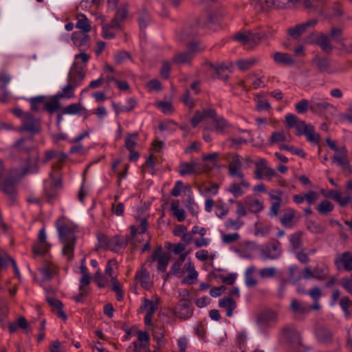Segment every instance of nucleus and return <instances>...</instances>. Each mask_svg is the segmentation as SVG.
Wrapping results in <instances>:
<instances>
[{
  "mask_svg": "<svg viewBox=\"0 0 352 352\" xmlns=\"http://www.w3.org/2000/svg\"><path fill=\"white\" fill-rule=\"evenodd\" d=\"M147 219L146 218H142L140 221V231H138V228L137 226L133 225L130 226L131 234L128 239L121 238L118 236L109 238L104 234L99 233L97 235V239L98 241L97 248L110 250L113 252H116L119 251L121 248H125L127 245L129 241L131 243H134L133 241L134 240L135 235L138 233H145L147 230Z\"/></svg>",
  "mask_w": 352,
  "mask_h": 352,
  "instance_id": "1",
  "label": "nucleus"
},
{
  "mask_svg": "<svg viewBox=\"0 0 352 352\" xmlns=\"http://www.w3.org/2000/svg\"><path fill=\"white\" fill-rule=\"evenodd\" d=\"M56 228L59 240L63 244L62 254L67 257L68 261H71L74 258L76 243L74 229L64 223H60L58 221L56 222Z\"/></svg>",
  "mask_w": 352,
  "mask_h": 352,
  "instance_id": "2",
  "label": "nucleus"
},
{
  "mask_svg": "<svg viewBox=\"0 0 352 352\" xmlns=\"http://www.w3.org/2000/svg\"><path fill=\"white\" fill-rule=\"evenodd\" d=\"M200 21L197 18L186 21L181 30L177 33V38L181 41L192 39L199 32Z\"/></svg>",
  "mask_w": 352,
  "mask_h": 352,
  "instance_id": "3",
  "label": "nucleus"
},
{
  "mask_svg": "<svg viewBox=\"0 0 352 352\" xmlns=\"http://www.w3.org/2000/svg\"><path fill=\"white\" fill-rule=\"evenodd\" d=\"M278 320V314L272 309H266L261 312L256 318V324L262 330H266L275 326Z\"/></svg>",
  "mask_w": 352,
  "mask_h": 352,
  "instance_id": "4",
  "label": "nucleus"
},
{
  "mask_svg": "<svg viewBox=\"0 0 352 352\" xmlns=\"http://www.w3.org/2000/svg\"><path fill=\"white\" fill-rule=\"evenodd\" d=\"M241 167L242 162L241 160V156L237 153H234L232 155L231 161L228 164L229 175L232 177H238L241 180L243 187L248 188L250 184L244 179V175L241 171H240Z\"/></svg>",
  "mask_w": 352,
  "mask_h": 352,
  "instance_id": "5",
  "label": "nucleus"
},
{
  "mask_svg": "<svg viewBox=\"0 0 352 352\" xmlns=\"http://www.w3.org/2000/svg\"><path fill=\"white\" fill-rule=\"evenodd\" d=\"M22 122V126L19 129V132L28 131L32 134H37L41 131L39 120L36 119L30 112L24 114Z\"/></svg>",
  "mask_w": 352,
  "mask_h": 352,
  "instance_id": "6",
  "label": "nucleus"
},
{
  "mask_svg": "<svg viewBox=\"0 0 352 352\" xmlns=\"http://www.w3.org/2000/svg\"><path fill=\"white\" fill-rule=\"evenodd\" d=\"M333 263L338 271L352 272V252L338 253L334 258Z\"/></svg>",
  "mask_w": 352,
  "mask_h": 352,
  "instance_id": "7",
  "label": "nucleus"
},
{
  "mask_svg": "<svg viewBox=\"0 0 352 352\" xmlns=\"http://www.w3.org/2000/svg\"><path fill=\"white\" fill-rule=\"evenodd\" d=\"M129 9V5L126 2L122 3L119 8H116V12L110 21L113 30H122V23L128 16Z\"/></svg>",
  "mask_w": 352,
  "mask_h": 352,
  "instance_id": "8",
  "label": "nucleus"
},
{
  "mask_svg": "<svg viewBox=\"0 0 352 352\" xmlns=\"http://www.w3.org/2000/svg\"><path fill=\"white\" fill-rule=\"evenodd\" d=\"M16 182L17 179L14 176H8L3 179L2 185L1 184L0 190L8 196L11 204L16 200Z\"/></svg>",
  "mask_w": 352,
  "mask_h": 352,
  "instance_id": "9",
  "label": "nucleus"
},
{
  "mask_svg": "<svg viewBox=\"0 0 352 352\" xmlns=\"http://www.w3.org/2000/svg\"><path fill=\"white\" fill-rule=\"evenodd\" d=\"M280 243L276 240L274 242H271L264 245L261 252L265 259H277L281 255V249L280 248Z\"/></svg>",
  "mask_w": 352,
  "mask_h": 352,
  "instance_id": "10",
  "label": "nucleus"
},
{
  "mask_svg": "<svg viewBox=\"0 0 352 352\" xmlns=\"http://www.w3.org/2000/svg\"><path fill=\"white\" fill-rule=\"evenodd\" d=\"M162 246L157 247L151 256L152 261H157V270L162 272H166V267L168 264L170 256L166 253H162Z\"/></svg>",
  "mask_w": 352,
  "mask_h": 352,
  "instance_id": "11",
  "label": "nucleus"
},
{
  "mask_svg": "<svg viewBox=\"0 0 352 352\" xmlns=\"http://www.w3.org/2000/svg\"><path fill=\"white\" fill-rule=\"evenodd\" d=\"M312 63L321 73L333 74L336 70L331 66V60L324 56L317 54L312 60Z\"/></svg>",
  "mask_w": 352,
  "mask_h": 352,
  "instance_id": "12",
  "label": "nucleus"
},
{
  "mask_svg": "<svg viewBox=\"0 0 352 352\" xmlns=\"http://www.w3.org/2000/svg\"><path fill=\"white\" fill-rule=\"evenodd\" d=\"M318 23V19H313L305 23L296 25L287 30V33L293 38H298L307 30V28L314 27Z\"/></svg>",
  "mask_w": 352,
  "mask_h": 352,
  "instance_id": "13",
  "label": "nucleus"
},
{
  "mask_svg": "<svg viewBox=\"0 0 352 352\" xmlns=\"http://www.w3.org/2000/svg\"><path fill=\"white\" fill-rule=\"evenodd\" d=\"M333 162L340 165L342 168L348 173H352V169L347 159V150L345 147L341 148L339 151L333 157Z\"/></svg>",
  "mask_w": 352,
  "mask_h": 352,
  "instance_id": "14",
  "label": "nucleus"
},
{
  "mask_svg": "<svg viewBox=\"0 0 352 352\" xmlns=\"http://www.w3.org/2000/svg\"><path fill=\"white\" fill-rule=\"evenodd\" d=\"M38 240L39 243L33 246V252L36 254H45L50 250V245L46 241V233L44 228L39 230Z\"/></svg>",
  "mask_w": 352,
  "mask_h": 352,
  "instance_id": "15",
  "label": "nucleus"
},
{
  "mask_svg": "<svg viewBox=\"0 0 352 352\" xmlns=\"http://www.w3.org/2000/svg\"><path fill=\"white\" fill-rule=\"evenodd\" d=\"M190 307L191 302L188 299H181L176 307L177 316L179 318H188L192 314V310Z\"/></svg>",
  "mask_w": 352,
  "mask_h": 352,
  "instance_id": "16",
  "label": "nucleus"
},
{
  "mask_svg": "<svg viewBox=\"0 0 352 352\" xmlns=\"http://www.w3.org/2000/svg\"><path fill=\"white\" fill-rule=\"evenodd\" d=\"M10 80L11 76L8 73H0V101L2 102H7L9 98V92L6 87Z\"/></svg>",
  "mask_w": 352,
  "mask_h": 352,
  "instance_id": "17",
  "label": "nucleus"
},
{
  "mask_svg": "<svg viewBox=\"0 0 352 352\" xmlns=\"http://www.w3.org/2000/svg\"><path fill=\"white\" fill-rule=\"evenodd\" d=\"M85 76V72L82 69H78L73 66L67 76V82L75 85L76 87L79 86Z\"/></svg>",
  "mask_w": 352,
  "mask_h": 352,
  "instance_id": "18",
  "label": "nucleus"
},
{
  "mask_svg": "<svg viewBox=\"0 0 352 352\" xmlns=\"http://www.w3.org/2000/svg\"><path fill=\"white\" fill-rule=\"evenodd\" d=\"M273 60L276 64L283 66H292L296 63V60L292 55L280 52L274 54Z\"/></svg>",
  "mask_w": 352,
  "mask_h": 352,
  "instance_id": "19",
  "label": "nucleus"
},
{
  "mask_svg": "<svg viewBox=\"0 0 352 352\" xmlns=\"http://www.w3.org/2000/svg\"><path fill=\"white\" fill-rule=\"evenodd\" d=\"M333 107L324 100L313 98L310 101V109L314 113H322Z\"/></svg>",
  "mask_w": 352,
  "mask_h": 352,
  "instance_id": "20",
  "label": "nucleus"
},
{
  "mask_svg": "<svg viewBox=\"0 0 352 352\" xmlns=\"http://www.w3.org/2000/svg\"><path fill=\"white\" fill-rule=\"evenodd\" d=\"M316 336L320 343L329 344L333 342V333L328 328L320 327L316 332Z\"/></svg>",
  "mask_w": 352,
  "mask_h": 352,
  "instance_id": "21",
  "label": "nucleus"
},
{
  "mask_svg": "<svg viewBox=\"0 0 352 352\" xmlns=\"http://www.w3.org/2000/svg\"><path fill=\"white\" fill-rule=\"evenodd\" d=\"M206 64L214 70V73L212 75L214 78H217L223 81L228 79V67L223 64H213L212 63H207Z\"/></svg>",
  "mask_w": 352,
  "mask_h": 352,
  "instance_id": "22",
  "label": "nucleus"
},
{
  "mask_svg": "<svg viewBox=\"0 0 352 352\" xmlns=\"http://www.w3.org/2000/svg\"><path fill=\"white\" fill-rule=\"evenodd\" d=\"M135 278L140 280V285L145 289L148 290L152 286V283L151 282L150 278V274L148 271H147L144 267H142L136 272Z\"/></svg>",
  "mask_w": 352,
  "mask_h": 352,
  "instance_id": "23",
  "label": "nucleus"
},
{
  "mask_svg": "<svg viewBox=\"0 0 352 352\" xmlns=\"http://www.w3.org/2000/svg\"><path fill=\"white\" fill-rule=\"evenodd\" d=\"M280 334L289 342L299 340V333L293 325H286L280 329Z\"/></svg>",
  "mask_w": 352,
  "mask_h": 352,
  "instance_id": "24",
  "label": "nucleus"
},
{
  "mask_svg": "<svg viewBox=\"0 0 352 352\" xmlns=\"http://www.w3.org/2000/svg\"><path fill=\"white\" fill-rule=\"evenodd\" d=\"M33 138H21L15 142L14 148L19 152L29 153L34 148Z\"/></svg>",
  "mask_w": 352,
  "mask_h": 352,
  "instance_id": "25",
  "label": "nucleus"
},
{
  "mask_svg": "<svg viewBox=\"0 0 352 352\" xmlns=\"http://www.w3.org/2000/svg\"><path fill=\"white\" fill-rule=\"evenodd\" d=\"M202 170L197 168V164L194 162H182L179 164V173L181 176H185L189 174H200Z\"/></svg>",
  "mask_w": 352,
  "mask_h": 352,
  "instance_id": "26",
  "label": "nucleus"
},
{
  "mask_svg": "<svg viewBox=\"0 0 352 352\" xmlns=\"http://www.w3.org/2000/svg\"><path fill=\"white\" fill-rule=\"evenodd\" d=\"M326 197L338 202L341 207L346 206L351 200L350 196H345L344 197H342L341 192L336 190H329L326 195Z\"/></svg>",
  "mask_w": 352,
  "mask_h": 352,
  "instance_id": "27",
  "label": "nucleus"
},
{
  "mask_svg": "<svg viewBox=\"0 0 352 352\" xmlns=\"http://www.w3.org/2000/svg\"><path fill=\"white\" fill-rule=\"evenodd\" d=\"M219 306L226 309V316L231 317L233 315V311L236 307L235 301L231 297L223 298L219 301Z\"/></svg>",
  "mask_w": 352,
  "mask_h": 352,
  "instance_id": "28",
  "label": "nucleus"
},
{
  "mask_svg": "<svg viewBox=\"0 0 352 352\" xmlns=\"http://www.w3.org/2000/svg\"><path fill=\"white\" fill-rule=\"evenodd\" d=\"M290 310L294 314H307L310 308L305 303L300 302L297 299H292L290 304Z\"/></svg>",
  "mask_w": 352,
  "mask_h": 352,
  "instance_id": "29",
  "label": "nucleus"
},
{
  "mask_svg": "<svg viewBox=\"0 0 352 352\" xmlns=\"http://www.w3.org/2000/svg\"><path fill=\"white\" fill-rule=\"evenodd\" d=\"M315 43L327 54H330L332 51L333 47L331 45L330 38L324 34L319 36L316 39Z\"/></svg>",
  "mask_w": 352,
  "mask_h": 352,
  "instance_id": "30",
  "label": "nucleus"
},
{
  "mask_svg": "<svg viewBox=\"0 0 352 352\" xmlns=\"http://www.w3.org/2000/svg\"><path fill=\"white\" fill-rule=\"evenodd\" d=\"M138 21L141 30H145L151 22V16L145 8H142L138 12Z\"/></svg>",
  "mask_w": 352,
  "mask_h": 352,
  "instance_id": "31",
  "label": "nucleus"
},
{
  "mask_svg": "<svg viewBox=\"0 0 352 352\" xmlns=\"http://www.w3.org/2000/svg\"><path fill=\"white\" fill-rule=\"evenodd\" d=\"M186 270L188 272V274L183 278L182 283L190 285L192 283V280L197 279L198 273L196 271L193 263L191 262H189L187 264Z\"/></svg>",
  "mask_w": 352,
  "mask_h": 352,
  "instance_id": "32",
  "label": "nucleus"
},
{
  "mask_svg": "<svg viewBox=\"0 0 352 352\" xmlns=\"http://www.w3.org/2000/svg\"><path fill=\"white\" fill-rule=\"evenodd\" d=\"M47 301L51 307L57 309V315L59 318L64 320L67 319V315L63 311V304L60 300L54 298H47Z\"/></svg>",
  "mask_w": 352,
  "mask_h": 352,
  "instance_id": "33",
  "label": "nucleus"
},
{
  "mask_svg": "<svg viewBox=\"0 0 352 352\" xmlns=\"http://www.w3.org/2000/svg\"><path fill=\"white\" fill-rule=\"evenodd\" d=\"M213 126L217 133H223L230 127V124L222 116H217L213 120Z\"/></svg>",
  "mask_w": 352,
  "mask_h": 352,
  "instance_id": "34",
  "label": "nucleus"
},
{
  "mask_svg": "<svg viewBox=\"0 0 352 352\" xmlns=\"http://www.w3.org/2000/svg\"><path fill=\"white\" fill-rule=\"evenodd\" d=\"M257 62L256 58L252 57L249 59H239L236 61V65L239 69L245 72L256 65Z\"/></svg>",
  "mask_w": 352,
  "mask_h": 352,
  "instance_id": "35",
  "label": "nucleus"
},
{
  "mask_svg": "<svg viewBox=\"0 0 352 352\" xmlns=\"http://www.w3.org/2000/svg\"><path fill=\"white\" fill-rule=\"evenodd\" d=\"M305 135L308 142H312L315 144H318L320 142V135L314 131V126L311 124H308L304 131Z\"/></svg>",
  "mask_w": 352,
  "mask_h": 352,
  "instance_id": "36",
  "label": "nucleus"
},
{
  "mask_svg": "<svg viewBox=\"0 0 352 352\" xmlns=\"http://www.w3.org/2000/svg\"><path fill=\"white\" fill-rule=\"evenodd\" d=\"M76 26L78 29L81 30L83 33H87L91 30L90 22L83 14H80L78 15Z\"/></svg>",
  "mask_w": 352,
  "mask_h": 352,
  "instance_id": "37",
  "label": "nucleus"
},
{
  "mask_svg": "<svg viewBox=\"0 0 352 352\" xmlns=\"http://www.w3.org/2000/svg\"><path fill=\"white\" fill-rule=\"evenodd\" d=\"M179 201L173 200L171 203V210L173 212L174 217H175L178 221L182 222L184 221L186 218V212L183 208H179Z\"/></svg>",
  "mask_w": 352,
  "mask_h": 352,
  "instance_id": "38",
  "label": "nucleus"
},
{
  "mask_svg": "<svg viewBox=\"0 0 352 352\" xmlns=\"http://www.w3.org/2000/svg\"><path fill=\"white\" fill-rule=\"evenodd\" d=\"M256 270V268L254 266L251 265L248 267L246 269L245 273V285L248 287H252L255 286L257 284V280L255 279L254 276V273Z\"/></svg>",
  "mask_w": 352,
  "mask_h": 352,
  "instance_id": "39",
  "label": "nucleus"
},
{
  "mask_svg": "<svg viewBox=\"0 0 352 352\" xmlns=\"http://www.w3.org/2000/svg\"><path fill=\"white\" fill-rule=\"evenodd\" d=\"M193 56L194 55L188 51L175 54L173 60L176 64L190 63L192 60Z\"/></svg>",
  "mask_w": 352,
  "mask_h": 352,
  "instance_id": "40",
  "label": "nucleus"
},
{
  "mask_svg": "<svg viewBox=\"0 0 352 352\" xmlns=\"http://www.w3.org/2000/svg\"><path fill=\"white\" fill-rule=\"evenodd\" d=\"M60 98L57 97V95H54L50 101L45 103L44 109L47 111L52 113L60 109V104L59 102Z\"/></svg>",
  "mask_w": 352,
  "mask_h": 352,
  "instance_id": "41",
  "label": "nucleus"
},
{
  "mask_svg": "<svg viewBox=\"0 0 352 352\" xmlns=\"http://www.w3.org/2000/svg\"><path fill=\"white\" fill-rule=\"evenodd\" d=\"M76 87L75 85H72V84L69 83L65 86L63 89L62 92L58 93L57 97L60 99L62 98H67L70 99L73 98L74 97V90Z\"/></svg>",
  "mask_w": 352,
  "mask_h": 352,
  "instance_id": "42",
  "label": "nucleus"
},
{
  "mask_svg": "<svg viewBox=\"0 0 352 352\" xmlns=\"http://www.w3.org/2000/svg\"><path fill=\"white\" fill-rule=\"evenodd\" d=\"M302 233L300 231H297L289 236V242L294 251L300 249L302 246Z\"/></svg>",
  "mask_w": 352,
  "mask_h": 352,
  "instance_id": "43",
  "label": "nucleus"
},
{
  "mask_svg": "<svg viewBox=\"0 0 352 352\" xmlns=\"http://www.w3.org/2000/svg\"><path fill=\"white\" fill-rule=\"evenodd\" d=\"M334 208L333 204L327 199H324L317 206V210L320 214L327 215Z\"/></svg>",
  "mask_w": 352,
  "mask_h": 352,
  "instance_id": "44",
  "label": "nucleus"
},
{
  "mask_svg": "<svg viewBox=\"0 0 352 352\" xmlns=\"http://www.w3.org/2000/svg\"><path fill=\"white\" fill-rule=\"evenodd\" d=\"M138 138V133L137 132L133 133L128 134L125 138V147L129 151L132 152L135 150L136 145V140Z\"/></svg>",
  "mask_w": 352,
  "mask_h": 352,
  "instance_id": "45",
  "label": "nucleus"
},
{
  "mask_svg": "<svg viewBox=\"0 0 352 352\" xmlns=\"http://www.w3.org/2000/svg\"><path fill=\"white\" fill-rule=\"evenodd\" d=\"M81 110L86 111V109L84 107H81L80 103H73L65 107L63 109V113L76 115L79 113Z\"/></svg>",
  "mask_w": 352,
  "mask_h": 352,
  "instance_id": "46",
  "label": "nucleus"
},
{
  "mask_svg": "<svg viewBox=\"0 0 352 352\" xmlns=\"http://www.w3.org/2000/svg\"><path fill=\"white\" fill-rule=\"evenodd\" d=\"M267 38V35L264 32L253 33L249 32V45L254 44L257 45L260 43L263 40Z\"/></svg>",
  "mask_w": 352,
  "mask_h": 352,
  "instance_id": "47",
  "label": "nucleus"
},
{
  "mask_svg": "<svg viewBox=\"0 0 352 352\" xmlns=\"http://www.w3.org/2000/svg\"><path fill=\"white\" fill-rule=\"evenodd\" d=\"M246 204L249 206L250 212L257 213L263 209V204L261 201L258 199L248 200Z\"/></svg>",
  "mask_w": 352,
  "mask_h": 352,
  "instance_id": "48",
  "label": "nucleus"
},
{
  "mask_svg": "<svg viewBox=\"0 0 352 352\" xmlns=\"http://www.w3.org/2000/svg\"><path fill=\"white\" fill-rule=\"evenodd\" d=\"M50 188H53V192H51L49 190H47V197L49 202H51V200L56 195L57 190L61 188V179H58L56 181H54L50 184Z\"/></svg>",
  "mask_w": 352,
  "mask_h": 352,
  "instance_id": "49",
  "label": "nucleus"
},
{
  "mask_svg": "<svg viewBox=\"0 0 352 352\" xmlns=\"http://www.w3.org/2000/svg\"><path fill=\"white\" fill-rule=\"evenodd\" d=\"M295 217V211L292 209H289L287 211L283 217L280 218V221L283 226L285 227H291L289 223L292 222L293 219Z\"/></svg>",
  "mask_w": 352,
  "mask_h": 352,
  "instance_id": "50",
  "label": "nucleus"
},
{
  "mask_svg": "<svg viewBox=\"0 0 352 352\" xmlns=\"http://www.w3.org/2000/svg\"><path fill=\"white\" fill-rule=\"evenodd\" d=\"M224 225L226 229L232 228L235 230H237L244 225V222L243 221H241L240 219L238 218L236 220H234L232 219H228L225 222Z\"/></svg>",
  "mask_w": 352,
  "mask_h": 352,
  "instance_id": "51",
  "label": "nucleus"
},
{
  "mask_svg": "<svg viewBox=\"0 0 352 352\" xmlns=\"http://www.w3.org/2000/svg\"><path fill=\"white\" fill-rule=\"evenodd\" d=\"M280 149L281 150H286L298 156H300L301 157H305L306 153L305 151L301 148H297L294 147V146H289L286 144H282L280 146Z\"/></svg>",
  "mask_w": 352,
  "mask_h": 352,
  "instance_id": "52",
  "label": "nucleus"
},
{
  "mask_svg": "<svg viewBox=\"0 0 352 352\" xmlns=\"http://www.w3.org/2000/svg\"><path fill=\"white\" fill-rule=\"evenodd\" d=\"M295 109L298 113H305L310 109V102L302 99L295 104Z\"/></svg>",
  "mask_w": 352,
  "mask_h": 352,
  "instance_id": "53",
  "label": "nucleus"
},
{
  "mask_svg": "<svg viewBox=\"0 0 352 352\" xmlns=\"http://www.w3.org/2000/svg\"><path fill=\"white\" fill-rule=\"evenodd\" d=\"M256 170L254 172L255 178L256 179H261L263 178V175L261 174V170L264 168V167L267 166V160L265 159H261L258 162H256Z\"/></svg>",
  "mask_w": 352,
  "mask_h": 352,
  "instance_id": "54",
  "label": "nucleus"
},
{
  "mask_svg": "<svg viewBox=\"0 0 352 352\" xmlns=\"http://www.w3.org/2000/svg\"><path fill=\"white\" fill-rule=\"evenodd\" d=\"M243 185L241 182L240 184L233 183L230 185L228 191L231 192L235 197H238L243 195L244 191L242 190L241 187Z\"/></svg>",
  "mask_w": 352,
  "mask_h": 352,
  "instance_id": "55",
  "label": "nucleus"
},
{
  "mask_svg": "<svg viewBox=\"0 0 352 352\" xmlns=\"http://www.w3.org/2000/svg\"><path fill=\"white\" fill-rule=\"evenodd\" d=\"M307 228L311 232L314 234H320L324 231V228L321 224L316 223L312 221L307 223Z\"/></svg>",
  "mask_w": 352,
  "mask_h": 352,
  "instance_id": "56",
  "label": "nucleus"
},
{
  "mask_svg": "<svg viewBox=\"0 0 352 352\" xmlns=\"http://www.w3.org/2000/svg\"><path fill=\"white\" fill-rule=\"evenodd\" d=\"M326 0H304L305 8L316 10Z\"/></svg>",
  "mask_w": 352,
  "mask_h": 352,
  "instance_id": "57",
  "label": "nucleus"
},
{
  "mask_svg": "<svg viewBox=\"0 0 352 352\" xmlns=\"http://www.w3.org/2000/svg\"><path fill=\"white\" fill-rule=\"evenodd\" d=\"M111 289L115 292L116 299L118 301H122L124 298V292L121 288L120 284L118 281L113 282Z\"/></svg>",
  "mask_w": 352,
  "mask_h": 352,
  "instance_id": "58",
  "label": "nucleus"
},
{
  "mask_svg": "<svg viewBox=\"0 0 352 352\" xmlns=\"http://www.w3.org/2000/svg\"><path fill=\"white\" fill-rule=\"evenodd\" d=\"M340 285L348 293L352 295V273L349 278H342L340 281Z\"/></svg>",
  "mask_w": 352,
  "mask_h": 352,
  "instance_id": "59",
  "label": "nucleus"
},
{
  "mask_svg": "<svg viewBox=\"0 0 352 352\" xmlns=\"http://www.w3.org/2000/svg\"><path fill=\"white\" fill-rule=\"evenodd\" d=\"M143 302H144V304L141 308L142 309H147L148 310H147L146 313L153 315L157 309V306L155 305L153 303V302H152L149 300H147L146 298H144Z\"/></svg>",
  "mask_w": 352,
  "mask_h": 352,
  "instance_id": "60",
  "label": "nucleus"
},
{
  "mask_svg": "<svg viewBox=\"0 0 352 352\" xmlns=\"http://www.w3.org/2000/svg\"><path fill=\"white\" fill-rule=\"evenodd\" d=\"M249 32H238L234 36V39L243 45L246 46L249 45Z\"/></svg>",
  "mask_w": 352,
  "mask_h": 352,
  "instance_id": "61",
  "label": "nucleus"
},
{
  "mask_svg": "<svg viewBox=\"0 0 352 352\" xmlns=\"http://www.w3.org/2000/svg\"><path fill=\"white\" fill-rule=\"evenodd\" d=\"M130 58L129 53L126 51H119L114 55V60L117 64H122L126 59Z\"/></svg>",
  "mask_w": 352,
  "mask_h": 352,
  "instance_id": "62",
  "label": "nucleus"
},
{
  "mask_svg": "<svg viewBox=\"0 0 352 352\" xmlns=\"http://www.w3.org/2000/svg\"><path fill=\"white\" fill-rule=\"evenodd\" d=\"M259 274L263 278L274 277L276 274V269L274 267H265L260 270Z\"/></svg>",
  "mask_w": 352,
  "mask_h": 352,
  "instance_id": "63",
  "label": "nucleus"
},
{
  "mask_svg": "<svg viewBox=\"0 0 352 352\" xmlns=\"http://www.w3.org/2000/svg\"><path fill=\"white\" fill-rule=\"evenodd\" d=\"M182 264L179 263L175 261V263L172 265L170 267V272L172 273L174 276L180 278L184 274V272L181 270Z\"/></svg>",
  "mask_w": 352,
  "mask_h": 352,
  "instance_id": "64",
  "label": "nucleus"
}]
</instances>
